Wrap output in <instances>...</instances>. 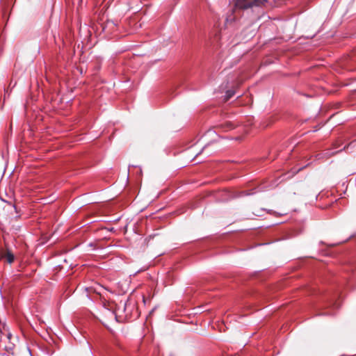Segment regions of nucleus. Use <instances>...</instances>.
<instances>
[{
    "label": "nucleus",
    "mask_w": 356,
    "mask_h": 356,
    "mask_svg": "<svg viewBox=\"0 0 356 356\" xmlns=\"http://www.w3.org/2000/svg\"><path fill=\"white\" fill-rule=\"evenodd\" d=\"M268 3V0H236L234 7L240 10L253 8H262Z\"/></svg>",
    "instance_id": "f257e3e1"
},
{
    "label": "nucleus",
    "mask_w": 356,
    "mask_h": 356,
    "mask_svg": "<svg viewBox=\"0 0 356 356\" xmlns=\"http://www.w3.org/2000/svg\"><path fill=\"white\" fill-rule=\"evenodd\" d=\"M1 258L6 259V261L9 264H11V263L13 262L15 257H14L13 254L10 251L8 250V251H6L5 252H2L1 253Z\"/></svg>",
    "instance_id": "f03ea898"
},
{
    "label": "nucleus",
    "mask_w": 356,
    "mask_h": 356,
    "mask_svg": "<svg viewBox=\"0 0 356 356\" xmlns=\"http://www.w3.org/2000/svg\"><path fill=\"white\" fill-rule=\"evenodd\" d=\"M103 312H104V314L110 319L115 320L117 318L115 314L113 312H112L108 309L104 308Z\"/></svg>",
    "instance_id": "7ed1b4c3"
},
{
    "label": "nucleus",
    "mask_w": 356,
    "mask_h": 356,
    "mask_svg": "<svg viewBox=\"0 0 356 356\" xmlns=\"http://www.w3.org/2000/svg\"><path fill=\"white\" fill-rule=\"evenodd\" d=\"M234 95V90H227L226 92V95H225V101H227L229 100L232 97H233Z\"/></svg>",
    "instance_id": "20e7f679"
},
{
    "label": "nucleus",
    "mask_w": 356,
    "mask_h": 356,
    "mask_svg": "<svg viewBox=\"0 0 356 356\" xmlns=\"http://www.w3.org/2000/svg\"><path fill=\"white\" fill-rule=\"evenodd\" d=\"M2 356H9L8 354H3Z\"/></svg>",
    "instance_id": "39448f33"
},
{
    "label": "nucleus",
    "mask_w": 356,
    "mask_h": 356,
    "mask_svg": "<svg viewBox=\"0 0 356 356\" xmlns=\"http://www.w3.org/2000/svg\"><path fill=\"white\" fill-rule=\"evenodd\" d=\"M269 213H273V212L271 211H268Z\"/></svg>",
    "instance_id": "423d86ee"
},
{
    "label": "nucleus",
    "mask_w": 356,
    "mask_h": 356,
    "mask_svg": "<svg viewBox=\"0 0 356 356\" xmlns=\"http://www.w3.org/2000/svg\"><path fill=\"white\" fill-rule=\"evenodd\" d=\"M169 356H175V355L173 354H170Z\"/></svg>",
    "instance_id": "0eeeda50"
}]
</instances>
